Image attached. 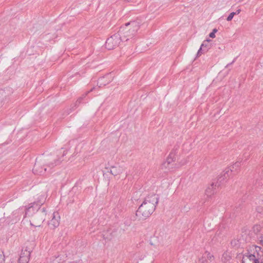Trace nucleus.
Wrapping results in <instances>:
<instances>
[{
	"mask_svg": "<svg viewBox=\"0 0 263 263\" xmlns=\"http://www.w3.org/2000/svg\"><path fill=\"white\" fill-rule=\"evenodd\" d=\"M158 200V196L154 194L146 196L136 211V216L142 219L148 217L155 211Z\"/></svg>",
	"mask_w": 263,
	"mask_h": 263,
	"instance_id": "nucleus-1",
	"label": "nucleus"
},
{
	"mask_svg": "<svg viewBox=\"0 0 263 263\" xmlns=\"http://www.w3.org/2000/svg\"><path fill=\"white\" fill-rule=\"evenodd\" d=\"M62 158H53L52 157H46L43 160L45 162L42 163V161L36 160L33 168V172L34 174L42 175L48 171L50 170L54 166L59 165L63 161Z\"/></svg>",
	"mask_w": 263,
	"mask_h": 263,
	"instance_id": "nucleus-2",
	"label": "nucleus"
},
{
	"mask_svg": "<svg viewBox=\"0 0 263 263\" xmlns=\"http://www.w3.org/2000/svg\"><path fill=\"white\" fill-rule=\"evenodd\" d=\"M263 251L260 247L252 245L250 246L247 253L245 254L242 259V263L248 260L251 263H262Z\"/></svg>",
	"mask_w": 263,
	"mask_h": 263,
	"instance_id": "nucleus-3",
	"label": "nucleus"
},
{
	"mask_svg": "<svg viewBox=\"0 0 263 263\" xmlns=\"http://www.w3.org/2000/svg\"><path fill=\"white\" fill-rule=\"evenodd\" d=\"M44 198L43 197L42 200L30 203L28 208H26L25 209H19L16 210L15 211V214L23 213L24 211H25L24 217L32 216L35 211L36 213L40 211V206L44 203Z\"/></svg>",
	"mask_w": 263,
	"mask_h": 263,
	"instance_id": "nucleus-4",
	"label": "nucleus"
},
{
	"mask_svg": "<svg viewBox=\"0 0 263 263\" xmlns=\"http://www.w3.org/2000/svg\"><path fill=\"white\" fill-rule=\"evenodd\" d=\"M139 28V23L133 21L125 24L124 26H121L118 33L122 32H137Z\"/></svg>",
	"mask_w": 263,
	"mask_h": 263,
	"instance_id": "nucleus-5",
	"label": "nucleus"
},
{
	"mask_svg": "<svg viewBox=\"0 0 263 263\" xmlns=\"http://www.w3.org/2000/svg\"><path fill=\"white\" fill-rule=\"evenodd\" d=\"M121 41L120 34H114L108 37L105 43V48L111 50L118 46Z\"/></svg>",
	"mask_w": 263,
	"mask_h": 263,
	"instance_id": "nucleus-6",
	"label": "nucleus"
},
{
	"mask_svg": "<svg viewBox=\"0 0 263 263\" xmlns=\"http://www.w3.org/2000/svg\"><path fill=\"white\" fill-rule=\"evenodd\" d=\"M46 214L45 208L40 210L34 216L32 219V222H31V224L35 227H40L41 224L44 221Z\"/></svg>",
	"mask_w": 263,
	"mask_h": 263,
	"instance_id": "nucleus-7",
	"label": "nucleus"
},
{
	"mask_svg": "<svg viewBox=\"0 0 263 263\" xmlns=\"http://www.w3.org/2000/svg\"><path fill=\"white\" fill-rule=\"evenodd\" d=\"M176 154L177 153L176 150L172 151L170 153L166 159V160L162 165V168H167L168 170H170L174 167V164L173 163L176 160Z\"/></svg>",
	"mask_w": 263,
	"mask_h": 263,
	"instance_id": "nucleus-8",
	"label": "nucleus"
},
{
	"mask_svg": "<svg viewBox=\"0 0 263 263\" xmlns=\"http://www.w3.org/2000/svg\"><path fill=\"white\" fill-rule=\"evenodd\" d=\"M60 217L57 212H54L52 214V218L49 222L48 224L51 229H54L59 225Z\"/></svg>",
	"mask_w": 263,
	"mask_h": 263,
	"instance_id": "nucleus-9",
	"label": "nucleus"
},
{
	"mask_svg": "<svg viewBox=\"0 0 263 263\" xmlns=\"http://www.w3.org/2000/svg\"><path fill=\"white\" fill-rule=\"evenodd\" d=\"M113 80V77L111 73H107L103 77L99 79L98 83L100 84L99 87L101 86H105Z\"/></svg>",
	"mask_w": 263,
	"mask_h": 263,
	"instance_id": "nucleus-10",
	"label": "nucleus"
},
{
	"mask_svg": "<svg viewBox=\"0 0 263 263\" xmlns=\"http://www.w3.org/2000/svg\"><path fill=\"white\" fill-rule=\"evenodd\" d=\"M30 252L27 249L22 250L20 257L18 259L19 263H28L29 260Z\"/></svg>",
	"mask_w": 263,
	"mask_h": 263,
	"instance_id": "nucleus-11",
	"label": "nucleus"
},
{
	"mask_svg": "<svg viewBox=\"0 0 263 263\" xmlns=\"http://www.w3.org/2000/svg\"><path fill=\"white\" fill-rule=\"evenodd\" d=\"M220 186V183L212 182L205 190V194L208 197H211L216 193V187Z\"/></svg>",
	"mask_w": 263,
	"mask_h": 263,
	"instance_id": "nucleus-12",
	"label": "nucleus"
},
{
	"mask_svg": "<svg viewBox=\"0 0 263 263\" xmlns=\"http://www.w3.org/2000/svg\"><path fill=\"white\" fill-rule=\"evenodd\" d=\"M231 174V173L230 172V170L226 168L221 176L218 178L217 183H220V185L224 180L229 177Z\"/></svg>",
	"mask_w": 263,
	"mask_h": 263,
	"instance_id": "nucleus-13",
	"label": "nucleus"
},
{
	"mask_svg": "<svg viewBox=\"0 0 263 263\" xmlns=\"http://www.w3.org/2000/svg\"><path fill=\"white\" fill-rule=\"evenodd\" d=\"M123 168L120 166H112L110 170V173L114 176H118L123 172Z\"/></svg>",
	"mask_w": 263,
	"mask_h": 263,
	"instance_id": "nucleus-14",
	"label": "nucleus"
},
{
	"mask_svg": "<svg viewBox=\"0 0 263 263\" xmlns=\"http://www.w3.org/2000/svg\"><path fill=\"white\" fill-rule=\"evenodd\" d=\"M240 166V163L238 161L235 162L234 164L232 165L229 166V167L227 168L228 170H230V172L232 173H236L237 172L238 168Z\"/></svg>",
	"mask_w": 263,
	"mask_h": 263,
	"instance_id": "nucleus-15",
	"label": "nucleus"
},
{
	"mask_svg": "<svg viewBox=\"0 0 263 263\" xmlns=\"http://www.w3.org/2000/svg\"><path fill=\"white\" fill-rule=\"evenodd\" d=\"M203 257L206 258V260L210 262H213L214 260V256L210 252L206 251L203 254Z\"/></svg>",
	"mask_w": 263,
	"mask_h": 263,
	"instance_id": "nucleus-16",
	"label": "nucleus"
},
{
	"mask_svg": "<svg viewBox=\"0 0 263 263\" xmlns=\"http://www.w3.org/2000/svg\"><path fill=\"white\" fill-rule=\"evenodd\" d=\"M211 40L207 39L205 41H204L201 44V46L203 49H207V50L210 48V45H209V42L211 41Z\"/></svg>",
	"mask_w": 263,
	"mask_h": 263,
	"instance_id": "nucleus-17",
	"label": "nucleus"
},
{
	"mask_svg": "<svg viewBox=\"0 0 263 263\" xmlns=\"http://www.w3.org/2000/svg\"><path fill=\"white\" fill-rule=\"evenodd\" d=\"M242 240H241L240 239L238 240L234 239L232 241L231 243L234 246H238V247H239L240 244L242 242Z\"/></svg>",
	"mask_w": 263,
	"mask_h": 263,
	"instance_id": "nucleus-18",
	"label": "nucleus"
},
{
	"mask_svg": "<svg viewBox=\"0 0 263 263\" xmlns=\"http://www.w3.org/2000/svg\"><path fill=\"white\" fill-rule=\"evenodd\" d=\"M206 51H207V49H203L202 47H201V46H200V48H199V49L198 50V51L197 52V56L199 57V56L201 55V54L202 53V52H204Z\"/></svg>",
	"mask_w": 263,
	"mask_h": 263,
	"instance_id": "nucleus-19",
	"label": "nucleus"
},
{
	"mask_svg": "<svg viewBox=\"0 0 263 263\" xmlns=\"http://www.w3.org/2000/svg\"><path fill=\"white\" fill-rule=\"evenodd\" d=\"M235 14H236V12H231L228 16L227 20L228 21H231Z\"/></svg>",
	"mask_w": 263,
	"mask_h": 263,
	"instance_id": "nucleus-20",
	"label": "nucleus"
},
{
	"mask_svg": "<svg viewBox=\"0 0 263 263\" xmlns=\"http://www.w3.org/2000/svg\"><path fill=\"white\" fill-rule=\"evenodd\" d=\"M5 256L3 254V252L0 251V263H4L5 259H4Z\"/></svg>",
	"mask_w": 263,
	"mask_h": 263,
	"instance_id": "nucleus-21",
	"label": "nucleus"
},
{
	"mask_svg": "<svg viewBox=\"0 0 263 263\" xmlns=\"http://www.w3.org/2000/svg\"><path fill=\"white\" fill-rule=\"evenodd\" d=\"M256 212L260 214H263V208L261 206H257L256 209Z\"/></svg>",
	"mask_w": 263,
	"mask_h": 263,
	"instance_id": "nucleus-22",
	"label": "nucleus"
},
{
	"mask_svg": "<svg viewBox=\"0 0 263 263\" xmlns=\"http://www.w3.org/2000/svg\"><path fill=\"white\" fill-rule=\"evenodd\" d=\"M83 97H80L79 98L77 101H76V105H77L78 104H79L81 102V100H82Z\"/></svg>",
	"mask_w": 263,
	"mask_h": 263,
	"instance_id": "nucleus-23",
	"label": "nucleus"
},
{
	"mask_svg": "<svg viewBox=\"0 0 263 263\" xmlns=\"http://www.w3.org/2000/svg\"><path fill=\"white\" fill-rule=\"evenodd\" d=\"M259 241L260 243L263 246V235L260 237Z\"/></svg>",
	"mask_w": 263,
	"mask_h": 263,
	"instance_id": "nucleus-24",
	"label": "nucleus"
},
{
	"mask_svg": "<svg viewBox=\"0 0 263 263\" xmlns=\"http://www.w3.org/2000/svg\"><path fill=\"white\" fill-rule=\"evenodd\" d=\"M218 31L217 29L216 28H214L213 29L211 33H215Z\"/></svg>",
	"mask_w": 263,
	"mask_h": 263,
	"instance_id": "nucleus-25",
	"label": "nucleus"
},
{
	"mask_svg": "<svg viewBox=\"0 0 263 263\" xmlns=\"http://www.w3.org/2000/svg\"><path fill=\"white\" fill-rule=\"evenodd\" d=\"M210 37L211 38H215V34H209Z\"/></svg>",
	"mask_w": 263,
	"mask_h": 263,
	"instance_id": "nucleus-26",
	"label": "nucleus"
},
{
	"mask_svg": "<svg viewBox=\"0 0 263 263\" xmlns=\"http://www.w3.org/2000/svg\"><path fill=\"white\" fill-rule=\"evenodd\" d=\"M234 61H235V60H234L232 61V62H231V63L228 64L226 66V67H228L231 65V64H232V63H233L234 62Z\"/></svg>",
	"mask_w": 263,
	"mask_h": 263,
	"instance_id": "nucleus-27",
	"label": "nucleus"
},
{
	"mask_svg": "<svg viewBox=\"0 0 263 263\" xmlns=\"http://www.w3.org/2000/svg\"><path fill=\"white\" fill-rule=\"evenodd\" d=\"M240 9H238L237 10H236V11L235 12H236V14H239L240 12Z\"/></svg>",
	"mask_w": 263,
	"mask_h": 263,
	"instance_id": "nucleus-28",
	"label": "nucleus"
},
{
	"mask_svg": "<svg viewBox=\"0 0 263 263\" xmlns=\"http://www.w3.org/2000/svg\"><path fill=\"white\" fill-rule=\"evenodd\" d=\"M185 163H186V162H185V161L183 162L181 164V165H184V164H185ZM179 165H177L176 167H179Z\"/></svg>",
	"mask_w": 263,
	"mask_h": 263,
	"instance_id": "nucleus-29",
	"label": "nucleus"
},
{
	"mask_svg": "<svg viewBox=\"0 0 263 263\" xmlns=\"http://www.w3.org/2000/svg\"><path fill=\"white\" fill-rule=\"evenodd\" d=\"M88 93H89V91H87V92H86V94H85L84 95H83V97H85V96H86L87 94H88Z\"/></svg>",
	"mask_w": 263,
	"mask_h": 263,
	"instance_id": "nucleus-30",
	"label": "nucleus"
},
{
	"mask_svg": "<svg viewBox=\"0 0 263 263\" xmlns=\"http://www.w3.org/2000/svg\"><path fill=\"white\" fill-rule=\"evenodd\" d=\"M88 93H89V91H87V92H86V94H85L84 95H83V97H85V96H86L87 94H88Z\"/></svg>",
	"mask_w": 263,
	"mask_h": 263,
	"instance_id": "nucleus-31",
	"label": "nucleus"
},
{
	"mask_svg": "<svg viewBox=\"0 0 263 263\" xmlns=\"http://www.w3.org/2000/svg\"><path fill=\"white\" fill-rule=\"evenodd\" d=\"M65 155V153L64 152V154L63 155V156H64Z\"/></svg>",
	"mask_w": 263,
	"mask_h": 263,
	"instance_id": "nucleus-32",
	"label": "nucleus"
}]
</instances>
